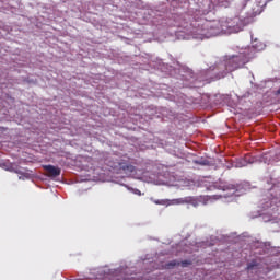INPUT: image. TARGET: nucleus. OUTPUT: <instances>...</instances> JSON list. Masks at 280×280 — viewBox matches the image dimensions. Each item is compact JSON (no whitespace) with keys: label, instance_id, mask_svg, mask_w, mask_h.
<instances>
[{"label":"nucleus","instance_id":"obj_1","mask_svg":"<svg viewBox=\"0 0 280 280\" xmlns=\"http://www.w3.org/2000/svg\"><path fill=\"white\" fill-rule=\"evenodd\" d=\"M246 63H248V58H246V55L238 54L229 58L224 66L220 65L219 67H210L205 71V73L208 75V78H210V80H222V78H226L228 71H236V69H242V67H244ZM223 67H225V70L220 71V69Z\"/></svg>","mask_w":280,"mask_h":280},{"label":"nucleus","instance_id":"obj_2","mask_svg":"<svg viewBox=\"0 0 280 280\" xmlns=\"http://www.w3.org/2000/svg\"><path fill=\"white\" fill-rule=\"evenodd\" d=\"M113 168V171L116 174H132V172H135V165H132V163L125 161V160H120L114 163V165L110 166Z\"/></svg>","mask_w":280,"mask_h":280},{"label":"nucleus","instance_id":"obj_3","mask_svg":"<svg viewBox=\"0 0 280 280\" xmlns=\"http://www.w3.org/2000/svg\"><path fill=\"white\" fill-rule=\"evenodd\" d=\"M245 26L246 24L244 23V21H242L237 16L228 22V27L229 30H232V32H240L244 30Z\"/></svg>","mask_w":280,"mask_h":280},{"label":"nucleus","instance_id":"obj_4","mask_svg":"<svg viewBox=\"0 0 280 280\" xmlns=\"http://www.w3.org/2000/svg\"><path fill=\"white\" fill-rule=\"evenodd\" d=\"M104 280H124L121 271L117 269H104Z\"/></svg>","mask_w":280,"mask_h":280},{"label":"nucleus","instance_id":"obj_5","mask_svg":"<svg viewBox=\"0 0 280 280\" xmlns=\"http://www.w3.org/2000/svg\"><path fill=\"white\" fill-rule=\"evenodd\" d=\"M172 205H192V207H198V198L183 197L178 199H173Z\"/></svg>","mask_w":280,"mask_h":280},{"label":"nucleus","instance_id":"obj_6","mask_svg":"<svg viewBox=\"0 0 280 280\" xmlns=\"http://www.w3.org/2000/svg\"><path fill=\"white\" fill-rule=\"evenodd\" d=\"M44 170H45V172H47V174L50 178H56V177L60 176V174L62 172L59 167H56L54 165H45Z\"/></svg>","mask_w":280,"mask_h":280},{"label":"nucleus","instance_id":"obj_7","mask_svg":"<svg viewBox=\"0 0 280 280\" xmlns=\"http://www.w3.org/2000/svg\"><path fill=\"white\" fill-rule=\"evenodd\" d=\"M175 266H182V268H187V266H191V260H172L168 264H166V268H175Z\"/></svg>","mask_w":280,"mask_h":280},{"label":"nucleus","instance_id":"obj_8","mask_svg":"<svg viewBox=\"0 0 280 280\" xmlns=\"http://www.w3.org/2000/svg\"><path fill=\"white\" fill-rule=\"evenodd\" d=\"M248 165V162L246 160H240L236 164V167H246Z\"/></svg>","mask_w":280,"mask_h":280},{"label":"nucleus","instance_id":"obj_9","mask_svg":"<svg viewBox=\"0 0 280 280\" xmlns=\"http://www.w3.org/2000/svg\"><path fill=\"white\" fill-rule=\"evenodd\" d=\"M226 189H233V190H235V185H233V184L224 185V186H223V190L226 191Z\"/></svg>","mask_w":280,"mask_h":280},{"label":"nucleus","instance_id":"obj_10","mask_svg":"<svg viewBox=\"0 0 280 280\" xmlns=\"http://www.w3.org/2000/svg\"><path fill=\"white\" fill-rule=\"evenodd\" d=\"M195 163H196L197 165H209V161H208V160L195 161Z\"/></svg>","mask_w":280,"mask_h":280},{"label":"nucleus","instance_id":"obj_11","mask_svg":"<svg viewBox=\"0 0 280 280\" xmlns=\"http://www.w3.org/2000/svg\"><path fill=\"white\" fill-rule=\"evenodd\" d=\"M255 266H257V264H255V262H249V264L247 265V270H253V268H255Z\"/></svg>","mask_w":280,"mask_h":280},{"label":"nucleus","instance_id":"obj_12","mask_svg":"<svg viewBox=\"0 0 280 280\" xmlns=\"http://www.w3.org/2000/svg\"><path fill=\"white\" fill-rule=\"evenodd\" d=\"M135 194H137L138 196H141V190L136 189V190H135Z\"/></svg>","mask_w":280,"mask_h":280},{"label":"nucleus","instance_id":"obj_13","mask_svg":"<svg viewBox=\"0 0 280 280\" xmlns=\"http://www.w3.org/2000/svg\"><path fill=\"white\" fill-rule=\"evenodd\" d=\"M155 205H163V202H161V201H155Z\"/></svg>","mask_w":280,"mask_h":280},{"label":"nucleus","instance_id":"obj_14","mask_svg":"<svg viewBox=\"0 0 280 280\" xmlns=\"http://www.w3.org/2000/svg\"><path fill=\"white\" fill-rule=\"evenodd\" d=\"M277 95H280V88L277 90Z\"/></svg>","mask_w":280,"mask_h":280},{"label":"nucleus","instance_id":"obj_15","mask_svg":"<svg viewBox=\"0 0 280 280\" xmlns=\"http://www.w3.org/2000/svg\"><path fill=\"white\" fill-rule=\"evenodd\" d=\"M15 174H22L21 171H15Z\"/></svg>","mask_w":280,"mask_h":280}]
</instances>
